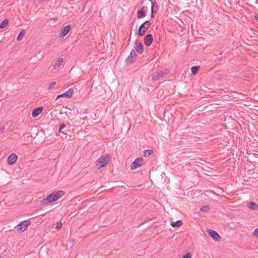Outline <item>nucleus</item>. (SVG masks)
I'll list each match as a JSON object with an SVG mask.
<instances>
[{"instance_id":"obj_29","label":"nucleus","mask_w":258,"mask_h":258,"mask_svg":"<svg viewBox=\"0 0 258 258\" xmlns=\"http://www.w3.org/2000/svg\"><path fill=\"white\" fill-rule=\"evenodd\" d=\"M62 227V223L61 222H58L56 223V228L60 229Z\"/></svg>"},{"instance_id":"obj_34","label":"nucleus","mask_w":258,"mask_h":258,"mask_svg":"<svg viewBox=\"0 0 258 258\" xmlns=\"http://www.w3.org/2000/svg\"><path fill=\"white\" fill-rule=\"evenodd\" d=\"M61 131H62V130H60V128L59 127L58 130V133H64V132H62Z\"/></svg>"},{"instance_id":"obj_19","label":"nucleus","mask_w":258,"mask_h":258,"mask_svg":"<svg viewBox=\"0 0 258 258\" xmlns=\"http://www.w3.org/2000/svg\"><path fill=\"white\" fill-rule=\"evenodd\" d=\"M25 30L24 29H22L19 33L17 38V40L18 41H21L23 38L24 37L25 34Z\"/></svg>"},{"instance_id":"obj_6","label":"nucleus","mask_w":258,"mask_h":258,"mask_svg":"<svg viewBox=\"0 0 258 258\" xmlns=\"http://www.w3.org/2000/svg\"><path fill=\"white\" fill-rule=\"evenodd\" d=\"M143 164V160L142 158H138L131 164V169L134 170L138 167H141Z\"/></svg>"},{"instance_id":"obj_1","label":"nucleus","mask_w":258,"mask_h":258,"mask_svg":"<svg viewBox=\"0 0 258 258\" xmlns=\"http://www.w3.org/2000/svg\"><path fill=\"white\" fill-rule=\"evenodd\" d=\"M64 195V192L62 190H56L52 192L46 198L41 201L40 204L42 205H46L48 204L54 202L58 200Z\"/></svg>"},{"instance_id":"obj_8","label":"nucleus","mask_w":258,"mask_h":258,"mask_svg":"<svg viewBox=\"0 0 258 258\" xmlns=\"http://www.w3.org/2000/svg\"><path fill=\"white\" fill-rule=\"evenodd\" d=\"M74 94V89L72 88H71L69 89L67 92L58 95L56 98H55V100L58 99L60 97H67V98H71L72 97L73 94Z\"/></svg>"},{"instance_id":"obj_36","label":"nucleus","mask_w":258,"mask_h":258,"mask_svg":"<svg viewBox=\"0 0 258 258\" xmlns=\"http://www.w3.org/2000/svg\"><path fill=\"white\" fill-rule=\"evenodd\" d=\"M256 3L258 4V0L256 1Z\"/></svg>"},{"instance_id":"obj_17","label":"nucleus","mask_w":258,"mask_h":258,"mask_svg":"<svg viewBox=\"0 0 258 258\" xmlns=\"http://www.w3.org/2000/svg\"><path fill=\"white\" fill-rule=\"evenodd\" d=\"M146 16V13L141 9L137 12V16L139 19L144 18Z\"/></svg>"},{"instance_id":"obj_4","label":"nucleus","mask_w":258,"mask_h":258,"mask_svg":"<svg viewBox=\"0 0 258 258\" xmlns=\"http://www.w3.org/2000/svg\"><path fill=\"white\" fill-rule=\"evenodd\" d=\"M170 71L168 69H164L162 70L158 71L153 74L152 78L154 81H158L160 78H162L165 75L169 73Z\"/></svg>"},{"instance_id":"obj_21","label":"nucleus","mask_w":258,"mask_h":258,"mask_svg":"<svg viewBox=\"0 0 258 258\" xmlns=\"http://www.w3.org/2000/svg\"><path fill=\"white\" fill-rule=\"evenodd\" d=\"M155 3H157L156 0H143L141 5L145 4L146 5L150 6V4H152Z\"/></svg>"},{"instance_id":"obj_11","label":"nucleus","mask_w":258,"mask_h":258,"mask_svg":"<svg viewBox=\"0 0 258 258\" xmlns=\"http://www.w3.org/2000/svg\"><path fill=\"white\" fill-rule=\"evenodd\" d=\"M17 159V155L15 153H12L8 158V164L11 165L14 164L16 162Z\"/></svg>"},{"instance_id":"obj_33","label":"nucleus","mask_w":258,"mask_h":258,"mask_svg":"<svg viewBox=\"0 0 258 258\" xmlns=\"http://www.w3.org/2000/svg\"><path fill=\"white\" fill-rule=\"evenodd\" d=\"M253 17L257 20H258V15L257 14H255L254 15Z\"/></svg>"},{"instance_id":"obj_25","label":"nucleus","mask_w":258,"mask_h":258,"mask_svg":"<svg viewBox=\"0 0 258 258\" xmlns=\"http://www.w3.org/2000/svg\"><path fill=\"white\" fill-rule=\"evenodd\" d=\"M142 5H143V6H142V8H141V9H142V10L144 11L145 12L147 13V12L149 10V7L150 6L146 5L145 4H143Z\"/></svg>"},{"instance_id":"obj_23","label":"nucleus","mask_w":258,"mask_h":258,"mask_svg":"<svg viewBox=\"0 0 258 258\" xmlns=\"http://www.w3.org/2000/svg\"><path fill=\"white\" fill-rule=\"evenodd\" d=\"M209 209H210L209 205H205V206H203L202 207H201L200 211L206 212L208 211L209 210Z\"/></svg>"},{"instance_id":"obj_18","label":"nucleus","mask_w":258,"mask_h":258,"mask_svg":"<svg viewBox=\"0 0 258 258\" xmlns=\"http://www.w3.org/2000/svg\"><path fill=\"white\" fill-rule=\"evenodd\" d=\"M182 224V221L180 220H177L176 222L172 221L170 225L173 227H179Z\"/></svg>"},{"instance_id":"obj_7","label":"nucleus","mask_w":258,"mask_h":258,"mask_svg":"<svg viewBox=\"0 0 258 258\" xmlns=\"http://www.w3.org/2000/svg\"><path fill=\"white\" fill-rule=\"evenodd\" d=\"M208 234L215 241H219L221 239L220 235L216 231L212 229H209L208 230Z\"/></svg>"},{"instance_id":"obj_30","label":"nucleus","mask_w":258,"mask_h":258,"mask_svg":"<svg viewBox=\"0 0 258 258\" xmlns=\"http://www.w3.org/2000/svg\"><path fill=\"white\" fill-rule=\"evenodd\" d=\"M253 235L258 237V228H256L253 232Z\"/></svg>"},{"instance_id":"obj_31","label":"nucleus","mask_w":258,"mask_h":258,"mask_svg":"<svg viewBox=\"0 0 258 258\" xmlns=\"http://www.w3.org/2000/svg\"><path fill=\"white\" fill-rule=\"evenodd\" d=\"M5 130V127L4 126H3L2 127H0V135L2 134Z\"/></svg>"},{"instance_id":"obj_28","label":"nucleus","mask_w":258,"mask_h":258,"mask_svg":"<svg viewBox=\"0 0 258 258\" xmlns=\"http://www.w3.org/2000/svg\"><path fill=\"white\" fill-rule=\"evenodd\" d=\"M191 254L190 252H187L185 254H184L182 258H191Z\"/></svg>"},{"instance_id":"obj_20","label":"nucleus","mask_w":258,"mask_h":258,"mask_svg":"<svg viewBox=\"0 0 258 258\" xmlns=\"http://www.w3.org/2000/svg\"><path fill=\"white\" fill-rule=\"evenodd\" d=\"M200 69V67L199 66H193L191 68V71L192 75H196Z\"/></svg>"},{"instance_id":"obj_2","label":"nucleus","mask_w":258,"mask_h":258,"mask_svg":"<svg viewBox=\"0 0 258 258\" xmlns=\"http://www.w3.org/2000/svg\"><path fill=\"white\" fill-rule=\"evenodd\" d=\"M111 158L110 154L101 156L96 164V168L99 170L104 167L109 162Z\"/></svg>"},{"instance_id":"obj_13","label":"nucleus","mask_w":258,"mask_h":258,"mask_svg":"<svg viewBox=\"0 0 258 258\" xmlns=\"http://www.w3.org/2000/svg\"><path fill=\"white\" fill-rule=\"evenodd\" d=\"M43 107L39 106L34 108L32 112V116L33 117H36L38 116L42 111Z\"/></svg>"},{"instance_id":"obj_9","label":"nucleus","mask_w":258,"mask_h":258,"mask_svg":"<svg viewBox=\"0 0 258 258\" xmlns=\"http://www.w3.org/2000/svg\"><path fill=\"white\" fill-rule=\"evenodd\" d=\"M71 28V27L70 25H67L63 27L61 29L60 32L59 33V37L63 38L66 35H67L70 31Z\"/></svg>"},{"instance_id":"obj_10","label":"nucleus","mask_w":258,"mask_h":258,"mask_svg":"<svg viewBox=\"0 0 258 258\" xmlns=\"http://www.w3.org/2000/svg\"><path fill=\"white\" fill-rule=\"evenodd\" d=\"M153 40L152 35L151 34H148L144 37V43L147 46H149L151 45Z\"/></svg>"},{"instance_id":"obj_32","label":"nucleus","mask_w":258,"mask_h":258,"mask_svg":"<svg viewBox=\"0 0 258 258\" xmlns=\"http://www.w3.org/2000/svg\"><path fill=\"white\" fill-rule=\"evenodd\" d=\"M66 125L64 123H61L59 126V128L60 130H63L66 127Z\"/></svg>"},{"instance_id":"obj_35","label":"nucleus","mask_w":258,"mask_h":258,"mask_svg":"<svg viewBox=\"0 0 258 258\" xmlns=\"http://www.w3.org/2000/svg\"><path fill=\"white\" fill-rule=\"evenodd\" d=\"M222 58V56H218L217 58L215 60V61H216L217 59L220 60Z\"/></svg>"},{"instance_id":"obj_15","label":"nucleus","mask_w":258,"mask_h":258,"mask_svg":"<svg viewBox=\"0 0 258 258\" xmlns=\"http://www.w3.org/2000/svg\"><path fill=\"white\" fill-rule=\"evenodd\" d=\"M135 44L137 45L136 50L140 54L142 53L144 51L142 44L140 42H138L137 41H136Z\"/></svg>"},{"instance_id":"obj_3","label":"nucleus","mask_w":258,"mask_h":258,"mask_svg":"<svg viewBox=\"0 0 258 258\" xmlns=\"http://www.w3.org/2000/svg\"><path fill=\"white\" fill-rule=\"evenodd\" d=\"M151 23L149 21H146L142 23L139 27L138 31H136V33L140 36H144L147 30L150 28Z\"/></svg>"},{"instance_id":"obj_24","label":"nucleus","mask_w":258,"mask_h":258,"mask_svg":"<svg viewBox=\"0 0 258 258\" xmlns=\"http://www.w3.org/2000/svg\"><path fill=\"white\" fill-rule=\"evenodd\" d=\"M153 153V151L152 150L147 149L145 151L144 155L145 157H149Z\"/></svg>"},{"instance_id":"obj_14","label":"nucleus","mask_w":258,"mask_h":258,"mask_svg":"<svg viewBox=\"0 0 258 258\" xmlns=\"http://www.w3.org/2000/svg\"><path fill=\"white\" fill-rule=\"evenodd\" d=\"M247 207L251 210L256 211L258 210V205L253 202H249L247 204Z\"/></svg>"},{"instance_id":"obj_12","label":"nucleus","mask_w":258,"mask_h":258,"mask_svg":"<svg viewBox=\"0 0 258 258\" xmlns=\"http://www.w3.org/2000/svg\"><path fill=\"white\" fill-rule=\"evenodd\" d=\"M137 56V54L134 49H133L130 55L128 56V57L126 59V61L127 63H133L134 61L135 60L136 57Z\"/></svg>"},{"instance_id":"obj_16","label":"nucleus","mask_w":258,"mask_h":258,"mask_svg":"<svg viewBox=\"0 0 258 258\" xmlns=\"http://www.w3.org/2000/svg\"><path fill=\"white\" fill-rule=\"evenodd\" d=\"M158 9V5L157 3L151 4V17L152 18L154 17V13H157V9Z\"/></svg>"},{"instance_id":"obj_5","label":"nucleus","mask_w":258,"mask_h":258,"mask_svg":"<svg viewBox=\"0 0 258 258\" xmlns=\"http://www.w3.org/2000/svg\"><path fill=\"white\" fill-rule=\"evenodd\" d=\"M30 224H31V222L29 221V220H24V221H22L19 224H18L16 226L15 228L16 229V230L18 231H20V232H24V231H25L27 229V227Z\"/></svg>"},{"instance_id":"obj_26","label":"nucleus","mask_w":258,"mask_h":258,"mask_svg":"<svg viewBox=\"0 0 258 258\" xmlns=\"http://www.w3.org/2000/svg\"><path fill=\"white\" fill-rule=\"evenodd\" d=\"M63 61L62 57H59L55 62L54 64H60Z\"/></svg>"},{"instance_id":"obj_22","label":"nucleus","mask_w":258,"mask_h":258,"mask_svg":"<svg viewBox=\"0 0 258 258\" xmlns=\"http://www.w3.org/2000/svg\"><path fill=\"white\" fill-rule=\"evenodd\" d=\"M9 20L7 19H5L0 24V28L3 29L6 27L8 24Z\"/></svg>"},{"instance_id":"obj_27","label":"nucleus","mask_w":258,"mask_h":258,"mask_svg":"<svg viewBox=\"0 0 258 258\" xmlns=\"http://www.w3.org/2000/svg\"><path fill=\"white\" fill-rule=\"evenodd\" d=\"M55 85H56V82L55 81L52 82V83H51L49 84V85L47 88V90H50L52 89Z\"/></svg>"}]
</instances>
